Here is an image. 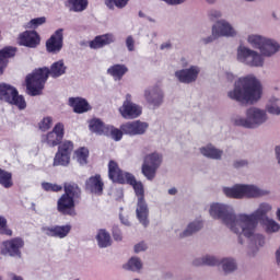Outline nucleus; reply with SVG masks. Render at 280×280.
Segmentation results:
<instances>
[{
  "label": "nucleus",
  "instance_id": "48",
  "mask_svg": "<svg viewBox=\"0 0 280 280\" xmlns=\"http://www.w3.org/2000/svg\"><path fill=\"white\" fill-rule=\"evenodd\" d=\"M148 249V245L144 242L138 243L135 245V253H143Z\"/></svg>",
  "mask_w": 280,
  "mask_h": 280
},
{
  "label": "nucleus",
  "instance_id": "32",
  "mask_svg": "<svg viewBox=\"0 0 280 280\" xmlns=\"http://www.w3.org/2000/svg\"><path fill=\"white\" fill-rule=\"evenodd\" d=\"M0 185L4 189H11L14 187V179L12 178V173L0 167Z\"/></svg>",
  "mask_w": 280,
  "mask_h": 280
},
{
  "label": "nucleus",
  "instance_id": "28",
  "mask_svg": "<svg viewBox=\"0 0 280 280\" xmlns=\"http://www.w3.org/2000/svg\"><path fill=\"white\" fill-rule=\"evenodd\" d=\"M128 72V67L126 65L116 63L107 69V74L114 78V80H122L124 75Z\"/></svg>",
  "mask_w": 280,
  "mask_h": 280
},
{
  "label": "nucleus",
  "instance_id": "58",
  "mask_svg": "<svg viewBox=\"0 0 280 280\" xmlns=\"http://www.w3.org/2000/svg\"><path fill=\"white\" fill-rule=\"evenodd\" d=\"M277 219H278L279 222H280V208L277 210Z\"/></svg>",
  "mask_w": 280,
  "mask_h": 280
},
{
  "label": "nucleus",
  "instance_id": "31",
  "mask_svg": "<svg viewBox=\"0 0 280 280\" xmlns=\"http://www.w3.org/2000/svg\"><path fill=\"white\" fill-rule=\"evenodd\" d=\"M66 7L70 12H84L89 8V0H67Z\"/></svg>",
  "mask_w": 280,
  "mask_h": 280
},
{
  "label": "nucleus",
  "instance_id": "5",
  "mask_svg": "<svg viewBox=\"0 0 280 280\" xmlns=\"http://www.w3.org/2000/svg\"><path fill=\"white\" fill-rule=\"evenodd\" d=\"M126 185H131L133 187V191L138 197V206L136 209L137 218L143 226L149 224L148 221V203H145V190L143 188V183L137 182L135 175H128L126 180Z\"/></svg>",
  "mask_w": 280,
  "mask_h": 280
},
{
  "label": "nucleus",
  "instance_id": "24",
  "mask_svg": "<svg viewBox=\"0 0 280 280\" xmlns=\"http://www.w3.org/2000/svg\"><path fill=\"white\" fill-rule=\"evenodd\" d=\"M42 231L48 237H59V240H62L71 233V225L44 226Z\"/></svg>",
  "mask_w": 280,
  "mask_h": 280
},
{
  "label": "nucleus",
  "instance_id": "18",
  "mask_svg": "<svg viewBox=\"0 0 280 280\" xmlns=\"http://www.w3.org/2000/svg\"><path fill=\"white\" fill-rule=\"evenodd\" d=\"M119 110L125 119H137L141 115V107L132 103V95L130 94L126 95V101Z\"/></svg>",
  "mask_w": 280,
  "mask_h": 280
},
{
  "label": "nucleus",
  "instance_id": "45",
  "mask_svg": "<svg viewBox=\"0 0 280 280\" xmlns=\"http://www.w3.org/2000/svg\"><path fill=\"white\" fill-rule=\"evenodd\" d=\"M112 235L115 242H121V240H124V236L121 235V230H119V226H113Z\"/></svg>",
  "mask_w": 280,
  "mask_h": 280
},
{
  "label": "nucleus",
  "instance_id": "56",
  "mask_svg": "<svg viewBox=\"0 0 280 280\" xmlns=\"http://www.w3.org/2000/svg\"><path fill=\"white\" fill-rule=\"evenodd\" d=\"M138 15L140 19H145V13L143 11H139Z\"/></svg>",
  "mask_w": 280,
  "mask_h": 280
},
{
  "label": "nucleus",
  "instance_id": "51",
  "mask_svg": "<svg viewBox=\"0 0 280 280\" xmlns=\"http://www.w3.org/2000/svg\"><path fill=\"white\" fill-rule=\"evenodd\" d=\"M5 69L8 68L0 61V75H3Z\"/></svg>",
  "mask_w": 280,
  "mask_h": 280
},
{
  "label": "nucleus",
  "instance_id": "23",
  "mask_svg": "<svg viewBox=\"0 0 280 280\" xmlns=\"http://www.w3.org/2000/svg\"><path fill=\"white\" fill-rule=\"evenodd\" d=\"M199 73H200V68L196 66H191L188 69L176 71L175 77L183 84H191V82H196V80H198Z\"/></svg>",
  "mask_w": 280,
  "mask_h": 280
},
{
  "label": "nucleus",
  "instance_id": "59",
  "mask_svg": "<svg viewBox=\"0 0 280 280\" xmlns=\"http://www.w3.org/2000/svg\"><path fill=\"white\" fill-rule=\"evenodd\" d=\"M208 3H215V0H207Z\"/></svg>",
  "mask_w": 280,
  "mask_h": 280
},
{
  "label": "nucleus",
  "instance_id": "14",
  "mask_svg": "<svg viewBox=\"0 0 280 280\" xmlns=\"http://www.w3.org/2000/svg\"><path fill=\"white\" fill-rule=\"evenodd\" d=\"M220 36H235V28L224 20L219 21L212 26V36L203 38L202 42L205 45H209Z\"/></svg>",
  "mask_w": 280,
  "mask_h": 280
},
{
  "label": "nucleus",
  "instance_id": "16",
  "mask_svg": "<svg viewBox=\"0 0 280 280\" xmlns=\"http://www.w3.org/2000/svg\"><path fill=\"white\" fill-rule=\"evenodd\" d=\"M18 44L21 47H28V49H36L40 45V35L36 31H24L18 36Z\"/></svg>",
  "mask_w": 280,
  "mask_h": 280
},
{
  "label": "nucleus",
  "instance_id": "11",
  "mask_svg": "<svg viewBox=\"0 0 280 280\" xmlns=\"http://www.w3.org/2000/svg\"><path fill=\"white\" fill-rule=\"evenodd\" d=\"M73 142L66 140L58 145V151L55 154L52 165L54 167H67L71 163V154L73 153Z\"/></svg>",
  "mask_w": 280,
  "mask_h": 280
},
{
  "label": "nucleus",
  "instance_id": "26",
  "mask_svg": "<svg viewBox=\"0 0 280 280\" xmlns=\"http://www.w3.org/2000/svg\"><path fill=\"white\" fill-rule=\"evenodd\" d=\"M112 43H115L113 34H104L96 36L89 45L90 49H102V47H106V45H110Z\"/></svg>",
  "mask_w": 280,
  "mask_h": 280
},
{
  "label": "nucleus",
  "instance_id": "19",
  "mask_svg": "<svg viewBox=\"0 0 280 280\" xmlns=\"http://www.w3.org/2000/svg\"><path fill=\"white\" fill-rule=\"evenodd\" d=\"M65 30H57L50 38L46 42V50L48 54H59L62 50L63 40H65Z\"/></svg>",
  "mask_w": 280,
  "mask_h": 280
},
{
  "label": "nucleus",
  "instance_id": "2",
  "mask_svg": "<svg viewBox=\"0 0 280 280\" xmlns=\"http://www.w3.org/2000/svg\"><path fill=\"white\" fill-rule=\"evenodd\" d=\"M65 73H67V66H65L63 60L54 62L50 66V69L48 67L35 69L25 79L28 95H32L33 97L40 95L43 89H45L47 80H49V75L51 78H60L61 75H65Z\"/></svg>",
  "mask_w": 280,
  "mask_h": 280
},
{
  "label": "nucleus",
  "instance_id": "35",
  "mask_svg": "<svg viewBox=\"0 0 280 280\" xmlns=\"http://www.w3.org/2000/svg\"><path fill=\"white\" fill-rule=\"evenodd\" d=\"M105 137H110L114 141H121V139H124V130L118 129L115 126L107 125L105 129Z\"/></svg>",
  "mask_w": 280,
  "mask_h": 280
},
{
  "label": "nucleus",
  "instance_id": "44",
  "mask_svg": "<svg viewBox=\"0 0 280 280\" xmlns=\"http://www.w3.org/2000/svg\"><path fill=\"white\" fill-rule=\"evenodd\" d=\"M52 121L54 120L51 119V117L43 118V120L38 124L39 130H42L43 132L49 130V128H51Z\"/></svg>",
  "mask_w": 280,
  "mask_h": 280
},
{
  "label": "nucleus",
  "instance_id": "39",
  "mask_svg": "<svg viewBox=\"0 0 280 280\" xmlns=\"http://www.w3.org/2000/svg\"><path fill=\"white\" fill-rule=\"evenodd\" d=\"M267 110L271 115H280V100L273 98L270 101V103L267 105Z\"/></svg>",
  "mask_w": 280,
  "mask_h": 280
},
{
  "label": "nucleus",
  "instance_id": "49",
  "mask_svg": "<svg viewBox=\"0 0 280 280\" xmlns=\"http://www.w3.org/2000/svg\"><path fill=\"white\" fill-rule=\"evenodd\" d=\"M220 16H222V13H220V11L213 10L209 13L210 21H215V19H220Z\"/></svg>",
  "mask_w": 280,
  "mask_h": 280
},
{
  "label": "nucleus",
  "instance_id": "20",
  "mask_svg": "<svg viewBox=\"0 0 280 280\" xmlns=\"http://www.w3.org/2000/svg\"><path fill=\"white\" fill-rule=\"evenodd\" d=\"M2 253L10 257H21V248L25 246V241L21 237H14L2 243Z\"/></svg>",
  "mask_w": 280,
  "mask_h": 280
},
{
  "label": "nucleus",
  "instance_id": "37",
  "mask_svg": "<svg viewBox=\"0 0 280 280\" xmlns=\"http://www.w3.org/2000/svg\"><path fill=\"white\" fill-rule=\"evenodd\" d=\"M78 163L86 165L89 163V149L81 147L74 152Z\"/></svg>",
  "mask_w": 280,
  "mask_h": 280
},
{
  "label": "nucleus",
  "instance_id": "1",
  "mask_svg": "<svg viewBox=\"0 0 280 280\" xmlns=\"http://www.w3.org/2000/svg\"><path fill=\"white\" fill-rule=\"evenodd\" d=\"M272 207L268 203H261L259 208L252 214L235 215L233 209L222 203H214L210 207V215L214 220H222L225 226H229L233 233L238 235L240 244H244L242 241V233L245 237H253L255 235V229L260 220H264L267 233H277L280 225L272 219L266 218L268 211H271Z\"/></svg>",
  "mask_w": 280,
  "mask_h": 280
},
{
  "label": "nucleus",
  "instance_id": "46",
  "mask_svg": "<svg viewBox=\"0 0 280 280\" xmlns=\"http://www.w3.org/2000/svg\"><path fill=\"white\" fill-rule=\"evenodd\" d=\"M126 45H127L128 51H135V38H132V35H129L127 37Z\"/></svg>",
  "mask_w": 280,
  "mask_h": 280
},
{
  "label": "nucleus",
  "instance_id": "17",
  "mask_svg": "<svg viewBox=\"0 0 280 280\" xmlns=\"http://www.w3.org/2000/svg\"><path fill=\"white\" fill-rule=\"evenodd\" d=\"M132 174L122 172L119 167V164L110 160L108 162V178L112 180V183H118L119 185H126V182L128 180V176H131Z\"/></svg>",
  "mask_w": 280,
  "mask_h": 280
},
{
  "label": "nucleus",
  "instance_id": "33",
  "mask_svg": "<svg viewBox=\"0 0 280 280\" xmlns=\"http://www.w3.org/2000/svg\"><path fill=\"white\" fill-rule=\"evenodd\" d=\"M96 241L100 248H108V246L113 244V241L110 240V234L106 230H98Z\"/></svg>",
  "mask_w": 280,
  "mask_h": 280
},
{
  "label": "nucleus",
  "instance_id": "9",
  "mask_svg": "<svg viewBox=\"0 0 280 280\" xmlns=\"http://www.w3.org/2000/svg\"><path fill=\"white\" fill-rule=\"evenodd\" d=\"M248 43L254 49H259L262 56H273L280 48L279 44L275 40L259 35H249Z\"/></svg>",
  "mask_w": 280,
  "mask_h": 280
},
{
  "label": "nucleus",
  "instance_id": "55",
  "mask_svg": "<svg viewBox=\"0 0 280 280\" xmlns=\"http://www.w3.org/2000/svg\"><path fill=\"white\" fill-rule=\"evenodd\" d=\"M168 194H170L171 196H176V194H177L176 188H171V189H168Z\"/></svg>",
  "mask_w": 280,
  "mask_h": 280
},
{
  "label": "nucleus",
  "instance_id": "29",
  "mask_svg": "<svg viewBox=\"0 0 280 280\" xmlns=\"http://www.w3.org/2000/svg\"><path fill=\"white\" fill-rule=\"evenodd\" d=\"M106 128L108 125H105L104 121L100 118H92L89 120V130L95 135H106Z\"/></svg>",
  "mask_w": 280,
  "mask_h": 280
},
{
  "label": "nucleus",
  "instance_id": "30",
  "mask_svg": "<svg viewBox=\"0 0 280 280\" xmlns=\"http://www.w3.org/2000/svg\"><path fill=\"white\" fill-rule=\"evenodd\" d=\"M16 47L14 46H5L2 49H0V62L8 68V65L10 63V58H14L16 56Z\"/></svg>",
  "mask_w": 280,
  "mask_h": 280
},
{
  "label": "nucleus",
  "instance_id": "27",
  "mask_svg": "<svg viewBox=\"0 0 280 280\" xmlns=\"http://www.w3.org/2000/svg\"><path fill=\"white\" fill-rule=\"evenodd\" d=\"M69 104L78 115H82V113H89V110H91L89 102L81 97H70Z\"/></svg>",
  "mask_w": 280,
  "mask_h": 280
},
{
  "label": "nucleus",
  "instance_id": "22",
  "mask_svg": "<svg viewBox=\"0 0 280 280\" xmlns=\"http://www.w3.org/2000/svg\"><path fill=\"white\" fill-rule=\"evenodd\" d=\"M85 191H90V194H94L95 196H103L104 179H102V175L95 174L90 176L85 180Z\"/></svg>",
  "mask_w": 280,
  "mask_h": 280
},
{
  "label": "nucleus",
  "instance_id": "54",
  "mask_svg": "<svg viewBox=\"0 0 280 280\" xmlns=\"http://www.w3.org/2000/svg\"><path fill=\"white\" fill-rule=\"evenodd\" d=\"M170 47H172V44L170 43H164L161 45V49H170Z\"/></svg>",
  "mask_w": 280,
  "mask_h": 280
},
{
  "label": "nucleus",
  "instance_id": "57",
  "mask_svg": "<svg viewBox=\"0 0 280 280\" xmlns=\"http://www.w3.org/2000/svg\"><path fill=\"white\" fill-rule=\"evenodd\" d=\"M1 280V278H0ZM13 280H23V277H20V276H13Z\"/></svg>",
  "mask_w": 280,
  "mask_h": 280
},
{
  "label": "nucleus",
  "instance_id": "43",
  "mask_svg": "<svg viewBox=\"0 0 280 280\" xmlns=\"http://www.w3.org/2000/svg\"><path fill=\"white\" fill-rule=\"evenodd\" d=\"M128 268L129 270H141V268H143V264H141V259L133 257L128 261Z\"/></svg>",
  "mask_w": 280,
  "mask_h": 280
},
{
  "label": "nucleus",
  "instance_id": "6",
  "mask_svg": "<svg viewBox=\"0 0 280 280\" xmlns=\"http://www.w3.org/2000/svg\"><path fill=\"white\" fill-rule=\"evenodd\" d=\"M0 101L8 102L12 106H16L20 110H25L27 103L23 95H19L16 88L7 84L0 83Z\"/></svg>",
  "mask_w": 280,
  "mask_h": 280
},
{
  "label": "nucleus",
  "instance_id": "13",
  "mask_svg": "<svg viewBox=\"0 0 280 280\" xmlns=\"http://www.w3.org/2000/svg\"><path fill=\"white\" fill-rule=\"evenodd\" d=\"M237 58L249 67H264V57L250 48L241 46L237 51Z\"/></svg>",
  "mask_w": 280,
  "mask_h": 280
},
{
  "label": "nucleus",
  "instance_id": "12",
  "mask_svg": "<svg viewBox=\"0 0 280 280\" xmlns=\"http://www.w3.org/2000/svg\"><path fill=\"white\" fill-rule=\"evenodd\" d=\"M194 266H220L222 264V268L224 272H233L237 270V264L232 258H223L221 261L213 256H206L203 258L195 259Z\"/></svg>",
  "mask_w": 280,
  "mask_h": 280
},
{
  "label": "nucleus",
  "instance_id": "34",
  "mask_svg": "<svg viewBox=\"0 0 280 280\" xmlns=\"http://www.w3.org/2000/svg\"><path fill=\"white\" fill-rule=\"evenodd\" d=\"M203 156L208 159H222V150L215 149L213 145H207L200 149Z\"/></svg>",
  "mask_w": 280,
  "mask_h": 280
},
{
  "label": "nucleus",
  "instance_id": "36",
  "mask_svg": "<svg viewBox=\"0 0 280 280\" xmlns=\"http://www.w3.org/2000/svg\"><path fill=\"white\" fill-rule=\"evenodd\" d=\"M202 229V221L191 222L187 229L180 234V237H189L194 235V233H198Z\"/></svg>",
  "mask_w": 280,
  "mask_h": 280
},
{
  "label": "nucleus",
  "instance_id": "50",
  "mask_svg": "<svg viewBox=\"0 0 280 280\" xmlns=\"http://www.w3.org/2000/svg\"><path fill=\"white\" fill-rule=\"evenodd\" d=\"M244 165H248V162L245 160L234 162V167H244Z\"/></svg>",
  "mask_w": 280,
  "mask_h": 280
},
{
  "label": "nucleus",
  "instance_id": "10",
  "mask_svg": "<svg viewBox=\"0 0 280 280\" xmlns=\"http://www.w3.org/2000/svg\"><path fill=\"white\" fill-rule=\"evenodd\" d=\"M163 163V155L154 152L145 155L141 172L147 180H154L156 178V171L161 167Z\"/></svg>",
  "mask_w": 280,
  "mask_h": 280
},
{
  "label": "nucleus",
  "instance_id": "25",
  "mask_svg": "<svg viewBox=\"0 0 280 280\" xmlns=\"http://www.w3.org/2000/svg\"><path fill=\"white\" fill-rule=\"evenodd\" d=\"M144 97L148 104H151L152 106H161L163 104V91L159 86L145 90Z\"/></svg>",
  "mask_w": 280,
  "mask_h": 280
},
{
  "label": "nucleus",
  "instance_id": "15",
  "mask_svg": "<svg viewBox=\"0 0 280 280\" xmlns=\"http://www.w3.org/2000/svg\"><path fill=\"white\" fill-rule=\"evenodd\" d=\"M62 139H65V125L58 122L50 132L42 136V143H47L49 148H56L62 143Z\"/></svg>",
  "mask_w": 280,
  "mask_h": 280
},
{
  "label": "nucleus",
  "instance_id": "40",
  "mask_svg": "<svg viewBox=\"0 0 280 280\" xmlns=\"http://www.w3.org/2000/svg\"><path fill=\"white\" fill-rule=\"evenodd\" d=\"M45 23H47V18H35L27 23V27L30 30H36V27H40V25H45Z\"/></svg>",
  "mask_w": 280,
  "mask_h": 280
},
{
  "label": "nucleus",
  "instance_id": "7",
  "mask_svg": "<svg viewBox=\"0 0 280 280\" xmlns=\"http://www.w3.org/2000/svg\"><path fill=\"white\" fill-rule=\"evenodd\" d=\"M266 119H268V117L264 110L250 107L246 110V118H236L234 120V126H241L242 128H257L266 122Z\"/></svg>",
  "mask_w": 280,
  "mask_h": 280
},
{
  "label": "nucleus",
  "instance_id": "42",
  "mask_svg": "<svg viewBox=\"0 0 280 280\" xmlns=\"http://www.w3.org/2000/svg\"><path fill=\"white\" fill-rule=\"evenodd\" d=\"M0 234L12 237V230L8 229V220L3 217H0Z\"/></svg>",
  "mask_w": 280,
  "mask_h": 280
},
{
  "label": "nucleus",
  "instance_id": "3",
  "mask_svg": "<svg viewBox=\"0 0 280 280\" xmlns=\"http://www.w3.org/2000/svg\"><path fill=\"white\" fill-rule=\"evenodd\" d=\"M261 82L255 75L248 74L235 81L234 89L228 93V96L240 104H255L261 100Z\"/></svg>",
  "mask_w": 280,
  "mask_h": 280
},
{
  "label": "nucleus",
  "instance_id": "52",
  "mask_svg": "<svg viewBox=\"0 0 280 280\" xmlns=\"http://www.w3.org/2000/svg\"><path fill=\"white\" fill-rule=\"evenodd\" d=\"M276 156H277L278 163H280V147H276Z\"/></svg>",
  "mask_w": 280,
  "mask_h": 280
},
{
  "label": "nucleus",
  "instance_id": "41",
  "mask_svg": "<svg viewBox=\"0 0 280 280\" xmlns=\"http://www.w3.org/2000/svg\"><path fill=\"white\" fill-rule=\"evenodd\" d=\"M42 187L44 191H54L56 194H58V191H62V186L58 184H51V183L45 182L42 184Z\"/></svg>",
  "mask_w": 280,
  "mask_h": 280
},
{
  "label": "nucleus",
  "instance_id": "47",
  "mask_svg": "<svg viewBox=\"0 0 280 280\" xmlns=\"http://www.w3.org/2000/svg\"><path fill=\"white\" fill-rule=\"evenodd\" d=\"M254 242L255 244H258V246H264L266 244V238L261 234L254 235Z\"/></svg>",
  "mask_w": 280,
  "mask_h": 280
},
{
  "label": "nucleus",
  "instance_id": "4",
  "mask_svg": "<svg viewBox=\"0 0 280 280\" xmlns=\"http://www.w3.org/2000/svg\"><path fill=\"white\" fill-rule=\"evenodd\" d=\"M63 195L57 201V211L61 215H70L73 218L75 212V200L82 198V189L75 183L63 184Z\"/></svg>",
  "mask_w": 280,
  "mask_h": 280
},
{
  "label": "nucleus",
  "instance_id": "53",
  "mask_svg": "<svg viewBox=\"0 0 280 280\" xmlns=\"http://www.w3.org/2000/svg\"><path fill=\"white\" fill-rule=\"evenodd\" d=\"M276 259H277L278 266H280V247H279V249L276 252Z\"/></svg>",
  "mask_w": 280,
  "mask_h": 280
},
{
  "label": "nucleus",
  "instance_id": "21",
  "mask_svg": "<svg viewBox=\"0 0 280 280\" xmlns=\"http://www.w3.org/2000/svg\"><path fill=\"white\" fill-rule=\"evenodd\" d=\"M148 126V122L133 120L122 124L120 126V130H122L124 135H129V137H137V135H145Z\"/></svg>",
  "mask_w": 280,
  "mask_h": 280
},
{
  "label": "nucleus",
  "instance_id": "38",
  "mask_svg": "<svg viewBox=\"0 0 280 280\" xmlns=\"http://www.w3.org/2000/svg\"><path fill=\"white\" fill-rule=\"evenodd\" d=\"M130 0H105V5L109 8V10H114L117 8L118 10H124L126 5H128Z\"/></svg>",
  "mask_w": 280,
  "mask_h": 280
},
{
  "label": "nucleus",
  "instance_id": "8",
  "mask_svg": "<svg viewBox=\"0 0 280 280\" xmlns=\"http://www.w3.org/2000/svg\"><path fill=\"white\" fill-rule=\"evenodd\" d=\"M223 194L228 198H259V196H264V192L257 188V186L253 185H235L232 188H223Z\"/></svg>",
  "mask_w": 280,
  "mask_h": 280
}]
</instances>
